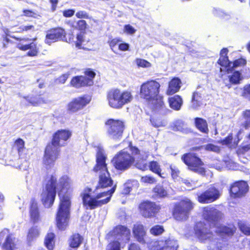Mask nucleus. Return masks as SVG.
Instances as JSON below:
<instances>
[{"label":"nucleus","mask_w":250,"mask_h":250,"mask_svg":"<svg viewBox=\"0 0 250 250\" xmlns=\"http://www.w3.org/2000/svg\"><path fill=\"white\" fill-rule=\"evenodd\" d=\"M70 180L66 175L62 176L58 181L56 176L52 175L41 194L42 201L44 207L50 208L54 203L57 189L60 203L56 215V222L58 228L61 230L65 229L69 219L71 203L67 191L70 187Z\"/></svg>","instance_id":"obj_1"},{"label":"nucleus","mask_w":250,"mask_h":250,"mask_svg":"<svg viewBox=\"0 0 250 250\" xmlns=\"http://www.w3.org/2000/svg\"><path fill=\"white\" fill-rule=\"evenodd\" d=\"M203 216L208 222V225L204 222H198L194 227V234L199 240L202 242H209V250H224L220 242L216 241L212 231L223 237L224 235H232L235 231L234 227L219 226L218 221L221 217V213L214 207L208 206L204 208Z\"/></svg>","instance_id":"obj_2"},{"label":"nucleus","mask_w":250,"mask_h":250,"mask_svg":"<svg viewBox=\"0 0 250 250\" xmlns=\"http://www.w3.org/2000/svg\"><path fill=\"white\" fill-rule=\"evenodd\" d=\"M71 135V132L66 130L58 131L55 134L51 143L46 146L44 152L43 163L46 168L54 166L59 155V147L64 145Z\"/></svg>","instance_id":"obj_3"},{"label":"nucleus","mask_w":250,"mask_h":250,"mask_svg":"<svg viewBox=\"0 0 250 250\" xmlns=\"http://www.w3.org/2000/svg\"><path fill=\"white\" fill-rule=\"evenodd\" d=\"M160 84L156 81H147L142 84L140 88V96L152 105L155 110L162 108L164 103L160 96Z\"/></svg>","instance_id":"obj_4"},{"label":"nucleus","mask_w":250,"mask_h":250,"mask_svg":"<svg viewBox=\"0 0 250 250\" xmlns=\"http://www.w3.org/2000/svg\"><path fill=\"white\" fill-rule=\"evenodd\" d=\"M96 151V164L93 168V170L99 174V181L98 188H104L110 187L112 185L113 181L111 179L105 163L106 156L102 146H98Z\"/></svg>","instance_id":"obj_5"},{"label":"nucleus","mask_w":250,"mask_h":250,"mask_svg":"<svg viewBox=\"0 0 250 250\" xmlns=\"http://www.w3.org/2000/svg\"><path fill=\"white\" fill-rule=\"evenodd\" d=\"M115 188V186L110 190L99 193L96 195L92 194L90 188H85L81 194L83 205L87 209H93L107 203L110 201Z\"/></svg>","instance_id":"obj_6"},{"label":"nucleus","mask_w":250,"mask_h":250,"mask_svg":"<svg viewBox=\"0 0 250 250\" xmlns=\"http://www.w3.org/2000/svg\"><path fill=\"white\" fill-rule=\"evenodd\" d=\"M111 235L114 240L107 246L106 250H120L121 247L124 246L129 241L130 231L127 227L119 225L113 229Z\"/></svg>","instance_id":"obj_7"},{"label":"nucleus","mask_w":250,"mask_h":250,"mask_svg":"<svg viewBox=\"0 0 250 250\" xmlns=\"http://www.w3.org/2000/svg\"><path fill=\"white\" fill-rule=\"evenodd\" d=\"M107 98L110 107L115 109H120L124 105L130 103L132 100L133 97L129 92H122L121 90L116 89L108 92Z\"/></svg>","instance_id":"obj_8"},{"label":"nucleus","mask_w":250,"mask_h":250,"mask_svg":"<svg viewBox=\"0 0 250 250\" xmlns=\"http://www.w3.org/2000/svg\"><path fill=\"white\" fill-rule=\"evenodd\" d=\"M193 208V204L188 198H185L175 206L173 211V216L178 221L187 220L190 211Z\"/></svg>","instance_id":"obj_9"},{"label":"nucleus","mask_w":250,"mask_h":250,"mask_svg":"<svg viewBox=\"0 0 250 250\" xmlns=\"http://www.w3.org/2000/svg\"><path fill=\"white\" fill-rule=\"evenodd\" d=\"M134 161L135 158L124 150L119 152L112 160L115 167L121 171L128 169Z\"/></svg>","instance_id":"obj_10"},{"label":"nucleus","mask_w":250,"mask_h":250,"mask_svg":"<svg viewBox=\"0 0 250 250\" xmlns=\"http://www.w3.org/2000/svg\"><path fill=\"white\" fill-rule=\"evenodd\" d=\"M107 132L110 138L115 140H120L124 130V123L119 120L109 119L106 122Z\"/></svg>","instance_id":"obj_11"},{"label":"nucleus","mask_w":250,"mask_h":250,"mask_svg":"<svg viewBox=\"0 0 250 250\" xmlns=\"http://www.w3.org/2000/svg\"><path fill=\"white\" fill-rule=\"evenodd\" d=\"M182 160L188 166L189 169L201 175L205 173L204 168L202 167L203 165L201 159L194 154H185L182 157Z\"/></svg>","instance_id":"obj_12"},{"label":"nucleus","mask_w":250,"mask_h":250,"mask_svg":"<svg viewBox=\"0 0 250 250\" xmlns=\"http://www.w3.org/2000/svg\"><path fill=\"white\" fill-rule=\"evenodd\" d=\"M178 247L177 240L172 237H168L153 242L150 250H177Z\"/></svg>","instance_id":"obj_13"},{"label":"nucleus","mask_w":250,"mask_h":250,"mask_svg":"<svg viewBox=\"0 0 250 250\" xmlns=\"http://www.w3.org/2000/svg\"><path fill=\"white\" fill-rule=\"evenodd\" d=\"M85 75L73 77L71 84L76 88L92 85L93 84V79L95 76V72L88 69L85 71Z\"/></svg>","instance_id":"obj_14"},{"label":"nucleus","mask_w":250,"mask_h":250,"mask_svg":"<svg viewBox=\"0 0 250 250\" xmlns=\"http://www.w3.org/2000/svg\"><path fill=\"white\" fill-rule=\"evenodd\" d=\"M219 191L214 187H210L202 193H197V200L199 203L208 204L217 200L220 197Z\"/></svg>","instance_id":"obj_15"},{"label":"nucleus","mask_w":250,"mask_h":250,"mask_svg":"<svg viewBox=\"0 0 250 250\" xmlns=\"http://www.w3.org/2000/svg\"><path fill=\"white\" fill-rule=\"evenodd\" d=\"M141 214L146 218L153 217L159 211L160 207L155 203L146 201L142 203L139 206Z\"/></svg>","instance_id":"obj_16"},{"label":"nucleus","mask_w":250,"mask_h":250,"mask_svg":"<svg viewBox=\"0 0 250 250\" xmlns=\"http://www.w3.org/2000/svg\"><path fill=\"white\" fill-rule=\"evenodd\" d=\"M130 150L132 154L136 156L134 158L141 160V161H138L136 163V167L143 171L147 169L148 166L145 162V160L148 157L149 155L148 152L143 150L140 151L137 147L134 146H131Z\"/></svg>","instance_id":"obj_17"},{"label":"nucleus","mask_w":250,"mask_h":250,"mask_svg":"<svg viewBox=\"0 0 250 250\" xmlns=\"http://www.w3.org/2000/svg\"><path fill=\"white\" fill-rule=\"evenodd\" d=\"M36 39H22L21 40V42L18 44V47L21 50L26 51L29 50L27 53L29 56H35L38 53L37 44L34 42Z\"/></svg>","instance_id":"obj_18"},{"label":"nucleus","mask_w":250,"mask_h":250,"mask_svg":"<svg viewBox=\"0 0 250 250\" xmlns=\"http://www.w3.org/2000/svg\"><path fill=\"white\" fill-rule=\"evenodd\" d=\"M89 96L84 95L73 100L67 105V109L71 112H75L83 108L90 101Z\"/></svg>","instance_id":"obj_19"},{"label":"nucleus","mask_w":250,"mask_h":250,"mask_svg":"<svg viewBox=\"0 0 250 250\" xmlns=\"http://www.w3.org/2000/svg\"><path fill=\"white\" fill-rule=\"evenodd\" d=\"M249 190L247 182L241 181L235 182L231 187L230 195L234 198L242 197L246 195Z\"/></svg>","instance_id":"obj_20"},{"label":"nucleus","mask_w":250,"mask_h":250,"mask_svg":"<svg viewBox=\"0 0 250 250\" xmlns=\"http://www.w3.org/2000/svg\"><path fill=\"white\" fill-rule=\"evenodd\" d=\"M65 32L62 28H56L47 32L46 35L45 43L50 45L51 43L60 40H63Z\"/></svg>","instance_id":"obj_21"},{"label":"nucleus","mask_w":250,"mask_h":250,"mask_svg":"<svg viewBox=\"0 0 250 250\" xmlns=\"http://www.w3.org/2000/svg\"><path fill=\"white\" fill-rule=\"evenodd\" d=\"M5 237V240L3 244L4 249L7 250H14L15 248V238L9 233V230L4 229L0 232V238Z\"/></svg>","instance_id":"obj_22"},{"label":"nucleus","mask_w":250,"mask_h":250,"mask_svg":"<svg viewBox=\"0 0 250 250\" xmlns=\"http://www.w3.org/2000/svg\"><path fill=\"white\" fill-rule=\"evenodd\" d=\"M133 233L138 241L143 244L145 243V237L146 234V230L143 225L140 224L134 225L133 228Z\"/></svg>","instance_id":"obj_23"},{"label":"nucleus","mask_w":250,"mask_h":250,"mask_svg":"<svg viewBox=\"0 0 250 250\" xmlns=\"http://www.w3.org/2000/svg\"><path fill=\"white\" fill-rule=\"evenodd\" d=\"M168 192L166 183L156 185L153 189V196L155 198H165L168 195Z\"/></svg>","instance_id":"obj_24"},{"label":"nucleus","mask_w":250,"mask_h":250,"mask_svg":"<svg viewBox=\"0 0 250 250\" xmlns=\"http://www.w3.org/2000/svg\"><path fill=\"white\" fill-rule=\"evenodd\" d=\"M14 147L18 152L20 158L24 159L26 162L28 158L27 156V150L24 147V142L21 139H17L15 142Z\"/></svg>","instance_id":"obj_25"},{"label":"nucleus","mask_w":250,"mask_h":250,"mask_svg":"<svg viewBox=\"0 0 250 250\" xmlns=\"http://www.w3.org/2000/svg\"><path fill=\"white\" fill-rule=\"evenodd\" d=\"M29 213L30 220L34 224L37 223L41 220L37 203L34 201H32L31 203Z\"/></svg>","instance_id":"obj_26"},{"label":"nucleus","mask_w":250,"mask_h":250,"mask_svg":"<svg viewBox=\"0 0 250 250\" xmlns=\"http://www.w3.org/2000/svg\"><path fill=\"white\" fill-rule=\"evenodd\" d=\"M171 128L174 131H180L185 134L190 132V129L187 127L185 123L181 120L174 121L171 125Z\"/></svg>","instance_id":"obj_27"},{"label":"nucleus","mask_w":250,"mask_h":250,"mask_svg":"<svg viewBox=\"0 0 250 250\" xmlns=\"http://www.w3.org/2000/svg\"><path fill=\"white\" fill-rule=\"evenodd\" d=\"M181 81L177 78L172 79L169 83L167 93V95H172L179 91L181 87Z\"/></svg>","instance_id":"obj_28"},{"label":"nucleus","mask_w":250,"mask_h":250,"mask_svg":"<svg viewBox=\"0 0 250 250\" xmlns=\"http://www.w3.org/2000/svg\"><path fill=\"white\" fill-rule=\"evenodd\" d=\"M23 100L22 101V103H24V101H26L28 102L29 104L33 106H38L46 103V100L40 96L23 97Z\"/></svg>","instance_id":"obj_29"},{"label":"nucleus","mask_w":250,"mask_h":250,"mask_svg":"<svg viewBox=\"0 0 250 250\" xmlns=\"http://www.w3.org/2000/svg\"><path fill=\"white\" fill-rule=\"evenodd\" d=\"M83 240V237L79 233H75L70 237L69 245L70 247L78 248L82 244Z\"/></svg>","instance_id":"obj_30"},{"label":"nucleus","mask_w":250,"mask_h":250,"mask_svg":"<svg viewBox=\"0 0 250 250\" xmlns=\"http://www.w3.org/2000/svg\"><path fill=\"white\" fill-rule=\"evenodd\" d=\"M170 107L175 110H179L183 104L182 98L179 95H175L169 98Z\"/></svg>","instance_id":"obj_31"},{"label":"nucleus","mask_w":250,"mask_h":250,"mask_svg":"<svg viewBox=\"0 0 250 250\" xmlns=\"http://www.w3.org/2000/svg\"><path fill=\"white\" fill-rule=\"evenodd\" d=\"M195 124L197 128L201 132L208 134V128L207 121L200 118H195Z\"/></svg>","instance_id":"obj_32"},{"label":"nucleus","mask_w":250,"mask_h":250,"mask_svg":"<svg viewBox=\"0 0 250 250\" xmlns=\"http://www.w3.org/2000/svg\"><path fill=\"white\" fill-rule=\"evenodd\" d=\"M39 235V228L37 226H34L29 229L27 234V240L29 242H31L37 238Z\"/></svg>","instance_id":"obj_33"},{"label":"nucleus","mask_w":250,"mask_h":250,"mask_svg":"<svg viewBox=\"0 0 250 250\" xmlns=\"http://www.w3.org/2000/svg\"><path fill=\"white\" fill-rule=\"evenodd\" d=\"M202 98L200 93L198 92L193 93L192 98V106L194 108H196L200 106L202 104Z\"/></svg>","instance_id":"obj_34"},{"label":"nucleus","mask_w":250,"mask_h":250,"mask_svg":"<svg viewBox=\"0 0 250 250\" xmlns=\"http://www.w3.org/2000/svg\"><path fill=\"white\" fill-rule=\"evenodd\" d=\"M238 226L241 231L247 235H250V225L244 221L240 220Z\"/></svg>","instance_id":"obj_35"},{"label":"nucleus","mask_w":250,"mask_h":250,"mask_svg":"<svg viewBox=\"0 0 250 250\" xmlns=\"http://www.w3.org/2000/svg\"><path fill=\"white\" fill-rule=\"evenodd\" d=\"M54 237L55 235L53 233H48L45 237L44 243L49 250H52L53 248Z\"/></svg>","instance_id":"obj_36"},{"label":"nucleus","mask_w":250,"mask_h":250,"mask_svg":"<svg viewBox=\"0 0 250 250\" xmlns=\"http://www.w3.org/2000/svg\"><path fill=\"white\" fill-rule=\"evenodd\" d=\"M242 79L241 73L238 71H234L231 75L229 76V82L232 84H238Z\"/></svg>","instance_id":"obj_37"},{"label":"nucleus","mask_w":250,"mask_h":250,"mask_svg":"<svg viewBox=\"0 0 250 250\" xmlns=\"http://www.w3.org/2000/svg\"><path fill=\"white\" fill-rule=\"evenodd\" d=\"M148 167L153 172H154L159 175L160 177L164 178L161 174V169L160 168V166L157 162L151 161L148 165Z\"/></svg>","instance_id":"obj_38"},{"label":"nucleus","mask_w":250,"mask_h":250,"mask_svg":"<svg viewBox=\"0 0 250 250\" xmlns=\"http://www.w3.org/2000/svg\"><path fill=\"white\" fill-rule=\"evenodd\" d=\"M243 115L244 121L242 125L247 129L250 126V110L244 111Z\"/></svg>","instance_id":"obj_39"},{"label":"nucleus","mask_w":250,"mask_h":250,"mask_svg":"<svg viewBox=\"0 0 250 250\" xmlns=\"http://www.w3.org/2000/svg\"><path fill=\"white\" fill-rule=\"evenodd\" d=\"M218 63L223 67H225V68L229 67L228 70L231 66V62L229 61L228 57L220 56Z\"/></svg>","instance_id":"obj_40"},{"label":"nucleus","mask_w":250,"mask_h":250,"mask_svg":"<svg viewBox=\"0 0 250 250\" xmlns=\"http://www.w3.org/2000/svg\"><path fill=\"white\" fill-rule=\"evenodd\" d=\"M182 182L188 188L190 189H194L199 186V185L197 184V181L189 180L188 179H183Z\"/></svg>","instance_id":"obj_41"},{"label":"nucleus","mask_w":250,"mask_h":250,"mask_svg":"<svg viewBox=\"0 0 250 250\" xmlns=\"http://www.w3.org/2000/svg\"><path fill=\"white\" fill-rule=\"evenodd\" d=\"M164 231V229L162 226L156 225L150 229V232L154 235H159L162 234Z\"/></svg>","instance_id":"obj_42"},{"label":"nucleus","mask_w":250,"mask_h":250,"mask_svg":"<svg viewBox=\"0 0 250 250\" xmlns=\"http://www.w3.org/2000/svg\"><path fill=\"white\" fill-rule=\"evenodd\" d=\"M84 33L82 32L77 34L75 44L76 46L79 48H81L82 44L84 41Z\"/></svg>","instance_id":"obj_43"},{"label":"nucleus","mask_w":250,"mask_h":250,"mask_svg":"<svg viewBox=\"0 0 250 250\" xmlns=\"http://www.w3.org/2000/svg\"><path fill=\"white\" fill-rule=\"evenodd\" d=\"M170 168L171 169V175L172 178L174 180L177 179L180 174L179 170L176 166H170Z\"/></svg>","instance_id":"obj_44"},{"label":"nucleus","mask_w":250,"mask_h":250,"mask_svg":"<svg viewBox=\"0 0 250 250\" xmlns=\"http://www.w3.org/2000/svg\"><path fill=\"white\" fill-rule=\"evenodd\" d=\"M246 63V61L243 59H239L235 60L233 62H231V66L230 67L235 68L238 66H241L245 65Z\"/></svg>","instance_id":"obj_45"},{"label":"nucleus","mask_w":250,"mask_h":250,"mask_svg":"<svg viewBox=\"0 0 250 250\" xmlns=\"http://www.w3.org/2000/svg\"><path fill=\"white\" fill-rule=\"evenodd\" d=\"M206 150L214 152H219L220 148L218 146L213 144H208L203 146Z\"/></svg>","instance_id":"obj_46"},{"label":"nucleus","mask_w":250,"mask_h":250,"mask_svg":"<svg viewBox=\"0 0 250 250\" xmlns=\"http://www.w3.org/2000/svg\"><path fill=\"white\" fill-rule=\"evenodd\" d=\"M75 28H78L80 30H84L86 28V23L84 20H79L77 23L76 25H73Z\"/></svg>","instance_id":"obj_47"},{"label":"nucleus","mask_w":250,"mask_h":250,"mask_svg":"<svg viewBox=\"0 0 250 250\" xmlns=\"http://www.w3.org/2000/svg\"><path fill=\"white\" fill-rule=\"evenodd\" d=\"M141 181L145 183L153 184L156 182L154 178L150 176H145L141 178Z\"/></svg>","instance_id":"obj_48"},{"label":"nucleus","mask_w":250,"mask_h":250,"mask_svg":"<svg viewBox=\"0 0 250 250\" xmlns=\"http://www.w3.org/2000/svg\"><path fill=\"white\" fill-rule=\"evenodd\" d=\"M121 41H122L119 38H115L108 42L110 48L114 52H115L114 51V48L116 45Z\"/></svg>","instance_id":"obj_49"},{"label":"nucleus","mask_w":250,"mask_h":250,"mask_svg":"<svg viewBox=\"0 0 250 250\" xmlns=\"http://www.w3.org/2000/svg\"><path fill=\"white\" fill-rule=\"evenodd\" d=\"M124 31L128 34L132 35L135 33L136 29L130 24H127L125 26Z\"/></svg>","instance_id":"obj_50"},{"label":"nucleus","mask_w":250,"mask_h":250,"mask_svg":"<svg viewBox=\"0 0 250 250\" xmlns=\"http://www.w3.org/2000/svg\"><path fill=\"white\" fill-rule=\"evenodd\" d=\"M243 96L246 98L250 100V84L244 86Z\"/></svg>","instance_id":"obj_51"},{"label":"nucleus","mask_w":250,"mask_h":250,"mask_svg":"<svg viewBox=\"0 0 250 250\" xmlns=\"http://www.w3.org/2000/svg\"><path fill=\"white\" fill-rule=\"evenodd\" d=\"M76 16L80 19H88V15L84 11H79L76 14Z\"/></svg>","instance_id":"obj_52"},{"label":"nucleus","mask_w":250,"mask_h":250,"mask_svg":"<svg viewBox=\"0 0 250 250\" xmlns=\"http://www.w3.org/2000/svg\"><path fill=\"white\" fill-rule=\"evenodd\" d=\"M137 62L139 66L148 67L150 66V63L145 60H138Z\"/></svg>","instance_id":"obj_53"},{"label":"nucleus","mask_w":250,"mask_h":250,"mask_svg":"<svg viewBox=\"0 0 250 250\" xmlns=\"http://www.w3.org/2000/svg\"><path fill=\"white\" fill-rule=\"evenodd\" d=\"M232 140V135H229L227 137H226L225 139L221 140L220 142L223 145H229Z\"/></svg>","instance_id":"obj_54"},{"label":"nucleus","mask_w":250,"mask_h":250,"mask_svg":"<svg viewBox=\"0 0 250 250\" xmlns=\"http://www.w3.org/2000/svg\"><path fill=\"white\" fill-rule=\"evenodd\" d=\"M75 10L67 9L63 11V16L65 17H71L75 13Z\"/></svg>","instance_id":"obj_55"},{"label":"nucleus","mask_w":250,"mask_h":250,"mask_svg":"<svg viewBox=\"0 0 250 250\" xmlns=\"http://www.w3.org/2000/svg\"><path fill=\"white\" fill-rule=\"evenodd\" d=\"M129 44L127 43H121L119 44L118 48L120 50L125 51L129 50Z\"/></svg>","instance_id":"obj_56"},{"label":"nucleus","mask_w":250,"mask_h":250,"mask_svg":"<svg viewBox=\"0 0 250 250\" xmlns=\"http://www.w3.org/2000/svg\"><path fill=\"white\" fill-rule=\"evenodd\" d=\"M68 74H63L57 79V82L61 83H64L68 79Z\"/></svg>","instance_id":"obj_57"},{"label":"nucleus","mask_w":250,"mask_h":250,"mask_svg":"<svg viewBox=\"0 0 250 250\" xmlns=\"http://www.w3.org/2000/svg\"><path fill=\"white\" fill-rule=\"evenodd\" d=\"M150 122L154 127H158L162 125V123L160 121L155 120L153 118L150 119Z\"/></svg>","instance_id":"obj_58"},{"label":"nucleus","mask_w":250,"mask_h":250,"mask_svg":"<svg viewBox=\"0 0 250 250\" xmlns=\"http://www.w3.org/2000/svg\"><path fill=\"white\" fill-rule=\"evenodd\" d=\"M49 1L52 4L51 10L52 12H54L56 10L58 0H49Z\"/></svg>","instance_id":"obj_59"},{"label":"nucleus","mask_w":250,"mask_h":250,"mask_svg":"<svg viewBox=\"0 0 250 250\" xmlns=\"http://www.w3.org/2000/svg\"><path fill=\"white\" fill-rule=\"evenodd\" d=\"M250 149V143H249L248 142L247 144H243V146L242 147V152L248 151Z\"/></svg>","instance_id":"obj_60"},{"label":"nucleus","mask_w":250,"mask_h":250,"mask_svg":"<svg viewBox=\"0 0 250 250\" xmlns=\"http://www.w3.org/2000/svg\"><path fill=\"white\" fill-rule=\"evenodd\" d=\"M130 191V188L128 187L126 184L124 185V189L122 191L123 194H127Z\"/></svg>","instance_id":"obj_61"},{"label":"nucleus","mask_w":250,"mask_h":250,"mask_svg":"<svg viewBox=\"0 0 250 250\" xmlns=\"http://www.w3.org/2000/svg\"><path fill=\"white\" fill-rule=\"evenodd\" d=\"M128 250H140V249L137 244H132L130 245Z\"/></svg>","instance_id":"obj_62"},{"label":"nucleus","mask_w":250,"mask_h":250,"mask_svg":"<svg viewBox=\"0 0 250 250\" xmlns=\"http://www.w3.org/2000/svg\"><path fill=\"white\" fill-rule=\"evenodd\" d=\"M228 52V50L227 48H223L221 50L220 52V56L222 57H227V54Z\"/></svg>","instance_id":"obj_63"},{"label":"nucleus","mask_w":250,"mask_h":250,"mask_svg":"<svg viewBox=\"0 0 250 250\" xmlns=\"http://www.w3.org/2000/svg\"><path fill=\"white\" fill-rule=\"evenodd\" d=\"M23 13L25 16L28 17H32L34 14V13L32 11L27 10H24Z\"/></svg>","instance_id":"obj_64"}]
</instances>
